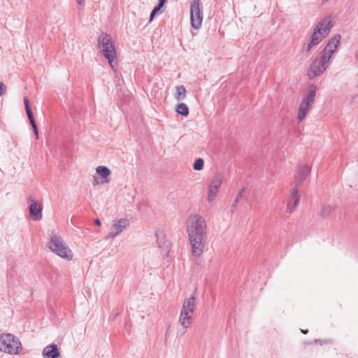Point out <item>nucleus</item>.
<instances>
[{
	"label": "nucleus",
	"mask_w": 358,
	"mask_h": 358,
	"mask_svg": "<svg viewBox=\"0 0 358 358\" xmlns=\"http://www.w3.org/2000/svg\"><path fill=\"white\" fill-rule=\"evenodd\" d=\"M186 226L192 254L199 257L202 255L206 245L208 232L206 220L199 215L192 214L187 217Z\"/></svg>",
	"instance_id": "f257e3e1"
},
{
	"label": "nucleus",
	"mask_w": 358,
	"mask_h": 358,
	"mask_svg": "<svg viewBox=\"0 0 358 358\" xmlns=\"http://www.w3.org/2000/svg\"><path fill=\"white\" fill-rule=\"evenodd\" d=\"M98 46L101 49L103 56L108 61L110 67L115 71L114 60L117 57V52L112 41L111 36L108 34H102L98 38Z\"/></svg>",
	"instance_id": "f03ea898"
},
{
	"label": "nucleus",
	"mask_w": 358,
	"mask_h": 358,
	"mask_svg": "<svg viewBox=\"0 0 358 358\" xmlns=\"http://www.w3.org/2000/svg\"><path fill=\"white\" fill-rule=\"evenodd\" d=\"M22 350V344L17 337L11 334H0V351L10 355H18Z\"/></svg>",
	"instance_id": "7ed1b4c3"
},
{
	"label": "nucleus",
	"mask_w": 358,
	"mask_h": 358,
	"mask_svg": "<svg viewBox=\"0 0 358 358\" xmlns=\"http://www.w3.org/2000/svg\"><path fill=\"white\" fill-rule=\"evenodd\" d=\"M196 297L192 296L186 299L182 306L179 317V323L185 329H188L192 325V317L196 307Z\"/></svg>",
	"instance_id": "20e7f679"
},
{
	"label": "nucleus",
	"mask_w": 358,
	"mask_h": 358,
	"mask_svg": "<svg viewBox=\"0 0 358 358\" xmlns=\"http://www.w3.org/2000/svg\"><path fill=\"white\" fill-rule=\"evenodd\" d=\"M48 248L52 252L63 259L67 260H71L73 259V252L69 247L65 245L63 240L59 236L56 235L52 236L48 242Z\"/></svg>",
	"instance_id": "39448f33"
},
{
	"label": "nucleus",
	"mask_w": 358,
	"mask_h": 358,
	"mask_svg": "<svg viewBox=\"0 0 358 358\" xmlns=\"http://www.w3.org/2000/svg\"><path fill=\"white\" fill-rule=\"evenodd\" d=\"M330 58L320 52L313 61L308 71L309 79L313 80L316 76L321 75L328 67Z\"/></svg>",
	"instance_id": "423d86ee"
},
{
	"label": "nucleus",
	"mask_w": 358,
	"mask_h": 358,
	"mask_svg": "<svg viewBox=\"0 0 358 358\" xmlns=\"http://www.w3.org/2000/svg\"><path fill=\"white\" fill-rule=\"evenodd\" d=\"M203 16L201 0H193L190 5V20L193 28L199 29L201 27Z\"/></svg>",
	"instance_id": "0eeeda50"
},
{
	"label": "nucleus",
	"mask_w": 358,
	"mask_h": 358,
	"mask_svg": "<svg viewBox=\"0 0 358 358\" xmlns=\"http://www.w3.org/2000/svg\"><path fill=\"white\" fill-rule=\"evenodd\" d=\"M315 94V88L311 87L308 91V96L302 100L299 106L297 115V119L299 121L304 120L307 114L309 113L310 107L314 103Z\"/></svg>",
	"instance_id": "6e6552de"
},
{
	"label": "nucleus",
	"mask_w": 358,
	"mask_h": 358,
	"mask_svg": "<svg viewBox=\"0 0 358 358\" xmlns=\"http://www.w3.org/2000/svg\"><path fill=\"white\" fill-rule=\"evenodd\" d=\"M129 222L127 219H120L114 222L111 226L110 231L106 237V239H113L118 236L128 225Z\"/></svg>",
	"instance_id": "1a4fd4ad"
},
{
	"label": "nucleus",
	"mask_w": 358,
	"mask_h": 358,
	"mask_svg": "<svg viewBox=\"0 0 358 358\" xmlns=\"http://www.w3.org/2000/svg\"><path fill=\"white\" fill-rule=\"evenodd\" d=\"M27 201L29 203V210L30 217H31L34 220H41L42 219L43 209L41 203L36 202L34 197L31 196L28 197Z\"/></svg>",
	"instance_id": "9d476101"
},
{
	"label": "nucleus",
	"mask_w": 358,
	"mask_h": 358,
	"mask_svg": "<svg viewBox=\"0 0 358 358\" xmlns=\"http://www.w3.org/2000/svg\"><path fill=\"white\" fill-rule=\"evenodd\" d=\"M333 26L334 22L331 16H327L321 20L317 23L314 29L319 34H322V36L326 37L329 34L330 30Z\"/></svg>",
	"instance_id": "9b49d317"
},
{
	"label": "nucleus",
	"mask_w": 358,
	"mask_h": 358,
	"mask_svg": "<svg viewBox=\"0 0 358 358\" xmlns=\"http://www.w3.org/2000/svg\"><path fill=\"white\" fill-rule=\"evenodd\" d=\"M341 39V36L338 34H335L329 41L326 47L324 50L320 52L323 55L326 56H329L331 59L332 55L336 52L338 44L340 43V41Z\"/></svg>",
	"instance_id": "f8f14e48"
},
{
	"label": "nucleus",
	"mask_w": 358,
	"mask_h": 358,
	"mask_svg": "<svg viewBox=\"0 0 358 358\" xmlns=\"http://www.w3.org/2000/svg\"><path fill=\"white\" fill-rule=\"evenodd\" d=\"M310 172V166L308 164L297 166L294 175L296 186L301 185Z\"/></svg>",
	"instance_id": "ddd939ff"
},
{
	"label": "nucleus",
	"mask_w": 358,
	"mask_h": 358,
	"mask_svg": "<svg viewBox=\"0 0 358 358\" xmlns=\"http://www.w3.org/2000/svg\"><path fill=\"white\" fill-rule=\"evenodd\" d=\"M222 183V177L220 176H215L210 182L209 190L208 192V200L211 202L215 197L219 187Z\"/></svg>",
	"instance_id": "4468645a"
},
{
	"label": "nucleus",
	"mask_w": 358,
	"mask_h": 358,
	"mask_svg": "<svg viewBox=\"0 0 358 358\" xmlns=\"http://www.w3.org/2000/svg\"><path fill=\"white\" fill-rule=\"evenodd\" d=\"M300 199V195L299 194L298 189L296 188H294L291 190L290 192V199L287 205L286 212L288 213H293L296 206H298L299 201Z\"/></svg>",
	"instance_id": "2eb2a0df"
},
{
	"label": "nucleus",
	"mask_w": 358,
	"mask_h": 358,
	"mask_svg": "<svg viewBox=\"0 0 358 358\" xmlns=\"http://www.w3.org/2000/svg\"><path fill=\"white\" fill-rule=\"evenodd\" d=\"M44 358H58L60 357V352L55 344H50L44 348L43 350Z\"/></svg>",
	"instance_id": "dca6fc26"
},
{
	"label": "nucleus",
	"mask_w": 358,
	"mask_h": 358,
	"mask_svg": "<svg viewBox=\"0 0 358 358\" xmlns=\"http://www.w3.org/2000/svg\"><path fill=\"white\" fill-rule=\"evenodd\" d=\"M96 173L100 176L101 178V182H110V175L111 173L110 170L105 166H99L96 169Z\"/></svg>",
	"instance_id": "f3484780"
},
{
	"label": "nucleus",
	"mask_w": 358,
	"mask_h": 358,
	"mask_svg": "<svg viewBox=\"0 0 358 358\" xmlns=\"http://www.w3.org/2000/svg\"><path fill=\"white\" fill-rule=\"evenodd\" d=\"M167 0H159L158 5L153 8L150 13V22L152 21L156 15L162 14L164 11V6Z\"/></svg>",
	"instance_id": "a211bd4d"
},
{
	"label": "nucleus",
	"mask_w": 358,
	"mask_h": 358,
	"mask_svg": "<svg viewBox=\"0 0 358 358\" xmlns=\"http://www.w3.org/2000/svg\"><path fill=\"white\" fill-rule=\"evenodd\" d=\"M25 110H26V113H27L28 119L30 122V124H31V127H33L34 132L36 136V138H38V128H37V126H36V124L35 122V119L34 117V115H33L30 108H28L27 109H25Z\"/></svg>",
	"instance_id": "6ab92c4d"
},
{
	"label": "nucleus",
	"mask_w": 358,
	"mask_h": 358,
	"mask_svg": "<svg viewBox=\"0 0 358 358\" xmlns=\"http://www.w3.org/2000/svg\"><path fill=\"white\" fill-rule=\"evenodd\" d=\"M334 210V207L329 205H323L321 206L320 210V215L323 217H327L330 215L332 211Z\"/></svg>",
	"instance_id": "aec40b11"
},
{
	"label": "nucleus",
	"mask_w": 358,
	"mask_h": 358,
	"mask_svg": "<svg viewBox=\"0 0 358 358\" xmlns=\"http://www.w3.org/2000/svg\"><path fill=\"white\" fill-rule=\"evenodd\" d=\"M186 96V89L183 85L176 86L175 98L177 100H183Z\"/></svg>",
	"instance_id": "412c9836"
},
{
	"label": "nucleus",
	"mask_w": 358,
	"mask_h": 358,
	"mask_svg": "<svg viewBox=\"0 0 358 358\" xmlns=\"http://www.w3.org/2000/svg\"><path fill=\"white\" fill-rule=\"evenodd\" d=\"M325 37L322 34H319L314 29L313 33L311 35V43L315 45H318Z\"/></svg>",
	"instance_id": "4be33fe9"
},
{
	"label": "nucleus",
	"mask_w": 358,
	"mask_h": 358,
	"mask_svg": "<svg viewBox=\"0 0 358 358\" xmlns=\"http://www.w3.org/2000/svg\"><path fill=\"white\" fill-rule=\"evenodd\" d=\"M176 112L183 116H187L189 114V108L184 103H180L177 105Z\"/></svg>",
	"instance_id": "5701e85b"
},
{
	"label": "nucleus",
	"mask_w": 358,
	"mask_h": 358,
	"mask_svg": "<svg viewBox=\"0 0 358 358\" xmlns=\"http://www.w3.org/2000/svg\"><path fill=\"white\" fill-rule=\"evenodd\" d=\"M247 188L243 187L239 192L237 194L235 200L234 201V203L231 206V210L234 211V208L236 207L238 203L239 202V200L243 197V194L246 191Z\"/></svg>",
	"instance_id": "b1692460"
},
{
	"label": "nucleus",
	"mask_w": 358,
	"mask_h": 358,
	"mask_svg": "<svg viewBox=\"0 0 358 358\" xmlns=\"http://www.w3.org/2000/svg\"><path fill=\"white\" fill-rule=\"evenodd\" d=\"M155 237L159 247H162L165 243L163 233L159 231H156Z\"/></svg>",
	"instance_id": "393cba45"
},
{
	"label": "nucleus",
	"mask_w": 358,
	"mask_h": 358,
	"mask_svg": "<svg viewBox=\"0 0 358 358\" xmlns=\"http://www.w3.org/2000/svg\"><path fill=\"white\" fill-rule=\"evenodd\" d=\"M203 164H204L203 159L202 158H198L197 159L195 160L194 165H193V168L196 171H200V170L203 169Z\"/></svg>",
	"instance_id": "a878e982"
},
{
	"label": "nucleus",
	"mask_w": 358,
	"mask_h": 358,
	"mask_svg": "<svg viewBox=\"0 0 358 358\" xmlns=\"http://www.w3.org/2000/svg\"><path fill=\"white\" fill-rule=\"evenodd\" d=\"M25 109H27L28 108H30L29 106V100L27 96H24L23 99Z\"/></svg>",
	"instance_id": "bb28decb"
},
{
	"label": "nucleus",
	"mask_w": 358,
	"mask_h": 358,
	"mask_svg": "<svg viewBox=\"0 0 358 358\" xmlns=\"http://www.w3.org/2000/svg\"><path fill=\"white\" fill-rule=\"evenodd\" d=\"M313 46H315V44H312V43H311V41H310L308 43L307 46H306V50L307 52H309V51L312 49V48H313Z\"/></svg>",
	"instance_id": "cd10ccee"
},
{
	"label": "nucleus",
	"mask_w": 358,
	"mask_h": 358,
	"mask_svg": "<svg viewBox=\"0 0 358 358\" xmlns=\"http://www.w3.org/2000/svg\"><path fill=\"white\" fill-rule=\"evenodd\" d=\"M6 89L5 85L3 83L0 82V96L2 95L3 90Z\"/></svg>",
	"instance_id": "c85d7f7f"
},
{
	"label": "nucleus",
	"mask_w": 358,
	"mask_h": 358,
	"mask_svg": "<svg viewBox=\"0 0 358 358\" xmlns=\"http://www.w3.org/2000/svg\"><path fill=\"white\" fill-rule=\"evenodd\" d=\"M99 183H101V180H99L98 178H95L93 181V185H99Z\"/></svg>",
	"instance_id": "c756f323"
},
{
	"label": "nucleus",
	"mask_w": 358,
	"mask_h": 358,
	"mask_svg": "<svg viewBox=\"0 0 358 358\" xmlns=\"http://www.w3.org/2000/svg\"><path fill=\"white\" fill-rule=\"evenodd\" d=\"M94 223L98 226L101 225V221L99 219L94 220Z\"/></svg>",
	"instance_id": "7c9ffc66"
},
{
	"label": "nucleus",
	"mask_w": 358,
	"mask_h": 358,
	"mask_svg": "<svg viewBox=\"0 0 358 358\" xmlns=\"http://www.w3.org/2000/svg\"><path fill=\"white\" fill-rule=\"evenodd\" d=\"M84 1H85V0H76L77 3H78L79 5H83V3H84Z\"/></svg>",
	"instance_id": "2f4dec72"
},
{
	"label": "nucleus",
	"mask_w": 358,
	"mask_h": 358,
	"mask_svg": "<svg viewBox=\"0 0 358 358\" xmlns=\"http://www.w3.org/2000/svg\"><path fill=\"white\" fill-rule=\"evenodd\" d=\"M301 333H303V334H307V333H308V330L301 329Z\"/></svg>",
	"instance_id": "473e14b6"
},
{
	"label": "nucleus",
	"mask_w": 358,
	"mask_h": 358,
	"mask_svg": "<svg viewBox=\"0 0 358 358\" xmlns=\"http://www.w3.org/2000/svg\"><path fill=\"white\" fill-rule=\"evenodd\" d=\"M324 1H328L329 0H323Z\"/></svg>",
	"instance_id": "72a5a7b5"
}]
</instances>
